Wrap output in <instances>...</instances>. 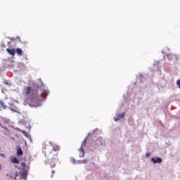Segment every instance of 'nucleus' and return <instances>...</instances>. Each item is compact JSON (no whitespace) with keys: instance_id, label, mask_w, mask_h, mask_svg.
I'll list each match as a JSON object with an SVG mask.
<instances>
[{"instance_id":"obj_1","label":"nucleus","mask_w":180,"mask_h":180,"mask_svg":"<svg viewBox=\"0 0 180 180\" xmlns=\"http://www.w3.org/2000/svg\"><path fill=\"white\" fill-rule=\"evenodd\" d=\"M21 167H22V175L24 176H27V175L29 174V169H30V167L27 165L25 162L21 163Z\"/></svg>"},{"instance_id":"obj_2","label":"nucleus","mask_w":180,"mask_h":180,"mask_svg":"<svg viewBox=\"0 0 180 180\" xmlns=\"http://www.w3.org/2000/svg\"><path fill=\"white\" fill-rule=\"evenodd\" d=\"M85 144H86V139L84 140L83 143L82 144L81 148L79 149V157H85V151H84V147H85Z\"/></svg>"},{"instance_id":"obj_3","label":"nucleus","mask_w":180,"mask_h":180,"mask_svg":"<svg viewBox=\"0 0 180 180\" xmlns=\"http://www.w3.org/2000/svg\"><path fill=\"white\" fill-rule=\"evenodd\" d=\"M58 162V157L57 155L54 156V158H52V161L51 162V166L52 168H54L56 167V165Z\"/></svg>"},{"instance_id":"obj_4","label":"nucleus","mask_w":180,"mask_h":180,"mask_svg":"<svg viewBox=\"0 0 180 180\" xmlns=\"http://www.w3.org/2000/svg\"><path fill=\"white\" fill-rule=\"evenodd\" d=\"M123 117H124V112L117 114L114 118V120L115 122H117V120H120V119H123Z\"/></svg>"},{"instance_id":"obj_5","label":"nucleus","mask_w":180,"mask_h":180,"mask_svg":"<svg viewBox=\"0 0 180 180\" xmlns=\"http://www.w3.org/2000/svg\"><path fill=\"white\" fill-rule=\"evenodd\" d=\"M151 161L154 164H160V162H162V160L160 158H153Z\"/></svg>"},{"instance_id":"obj_6","label":"nucleus","mask_w":180,"mask_h":180,"mask_svg":"<svg viewBox=\"0 0 180 180\" xmlns=\"http://www.w3.org/2000/svg\"><path fill=\"white\" fill-rule=\"evenodd\" d=\"M6 108H8V106H6V105H5L4 100L0 101V110H5V109H6Z\"/></svg>"},{"instance_id":"obj_7","label":"nucleus","mask_w":180,"mask_h":180,"mask_svg":"<svg viewBox=\"0 0 180 180\" xmlns=\"http://www.w3.org/2000/svg\"><path fill=\"white\" fill-rule=\"evenodd\" d=\"M7 53H8V54H11V56H15V53H16V51L15 50V49H6Z\"/></svg>"},{"instance_id":"obj_8","label":"nucleus","mask_w":180,"mask_h":180,"mask_svg":"<svg viewBox=\"0 0 180 180\" xmlns=\"http://www.w3.org/2000/svg\"><path fill=\"white\" fill-rule=\"evenodd\" d=\"M10 110H11V112H15V113H18L19 115H20V110H19V108L18 107H15V108H9Z\"/></svg>"},{"instance_id":"obj_9","label":"nucleus","mask_w":180,"mask_h":180,"mask_svg":"<svg viewBox=\"0 0 180 180\" xmlns=\"http://www.w3.org/2000/svg\"><path fill=\"white\" fill-rule=\"evenodd\" d=\"M11 160L13 164H19V160L13 156L11 157Z\"/></svg>"},{"instance_id":"obj_10","label":"nucleus","mask_w":180,"mask_h":180,"mask_svg":"<svg viewBox=\"0 0 180 180\" xmlns=\"http://www.w3.org/2000/svg\"><path fill=\"white\" fill-rule=\"evenodd\" d=\"M15 53H17L18 56L20 57L23 56V51L20 49V48H17L15 50Z\"/></svg>"},{"instance_id":"obj_11","label":"nucleus","mask_w":180,"mask_h":180,"mask_svg":"<svg viewBox=\"0 0 180 180\" xmlns=\"http://www.w3.org/2000/svg\"><path fill=\"white\" fill-rule=\"evenodd\" d=\"M17 155H23V150H22V148L17 147Z\"/></svg>"},{"instance_id":"obj_12","label":"nucleus","mask_w":180,"mask_h":180,"mask_svg":"<svg viewBox=\"0 0 180 180\" xmlns=\"http://www.w3.org/2000/svg\"><path fill=\"white\" fill-rule=\"evenodd\" d=\"M24 91L26 95H29V94H30V92L32 91V88L27 86L24 89Z\"/></svg>"},{"instance_id":"obj_13","label":"nucleus","mask_w":180,"mask_h":180,"mask_svg":"<svg viewBox=\"0 0 180 180\" xmlns=\"http://www.w3.org/2000/svg\"><path fill=\"white\" fill-rule=\"evenodd\" d=\"M17 176H18V172H13L10 174V178L13 180H16Z\"/></svg>"},{"instance_id":"obj_14","label":"nucleus","mask_w":180,"mask_h":180,"mask_svg":"<svg viewBox=\"0 0 180 180\" xmlns=\"http://www.w3.org/2000/svg\"><path fill=\"white\" fill-rule=\"evenodd\" d=\"M53 151H60V146H58V145H53Z\"/></svg>"},{"instance_id":"obj_15","label":"nucleus","mask_w":180,"mask_h":180,"mask_svg":"<svg viewBox=\"0 0 180 180\" xmlns=\"http://www.w3.org/2000/svg\"><path fill=\"white\" fill-rule=\"evenodd\" d=\"M42 95L44 96V98H46V96H47V95H49V90H43L42 91Z\"/></svg>"},{"instance_id":"obj_16","label":"nucleus","mask_w":180,"mask_h":180,"mask_svg":"<svg viewBox=\"0 0 180 180\" xmlns=\"http://www.w3.org/2000/svg\"><path fill=\"white\" fill-rule=\"evenodd\" d=\"M86 162H88L87 160H80L79 162V164H86Z\"/></svg>"},{"instance_id":"obj_17","label":"nucleus","mask_w":180,"mask_h":180,"mask_svg":"<svg viewBox=\"0 0 180 180\" xmlns=\"http://www.w3.org/2000/svg\"><path fill=\"white\" fill-rule=\"evenodd\" d=\"M0 157H1L2 158H5V154L1 153Z\"/></svg>"},{"instance_id":"obj_18","label":"nucleus","mask_w":180,"mask_h":180,"mask_svg":"<svg viewBox=\"0 0 180 180\" xmlns=\"http://www.w3.org/2000/svg\"><path fill=\"white\" fill-rule=\"evenodd\" d=\"M176 84L179 86V88H180V80H177Z\"/></svg>"},{"instance_id":"obj_19","label":"nucleus","mask_w":180,"mask_h":180,"mask_svg":"<svg viewBox=\"0 0 180 180\" xmlns=\"http://www.w3.org/2000/svg\"><path fill=\"white\" fill-rule=\"evenodd\" d=\"M3 120H4V122L5 123H8V120H6V119L3 118Z\"/></svg>"},{"instance_id":"obj_20","label":"nucleus","mask_w":180,"mask_h":180,"mask_svg":"<svg viewBox=\"0 0 180 180\" xmlns=\"http://www.w3.org/2000/svg\"><path fill=\"white\" fill-rule=\"evenodd\" d=\"M146 157H147V158L150 157V153H146Z\"/></svg>"},{"instance_id":"obj_21","label":"nucleus","mask_w":180,"mask_h":180,"mask_svg":"<svg viewBox=\"0 0 180 180\" xmlns=\"http://www.w3.org/2000/svg\"><path fill=\"white\" fill-rule=\"evenodd\" d=\"M2 169V165L0 164V171Z\"/></svg>"},{"instance_id":"obj_22","label":"nucleus","mask_w":180,"mask_h":180,"mask_svg":"<svg viewBox=\"0 0 180 180\" xmlns=\"http://www.w3.org/2000/svg\"><path fill=\"white\" fill-rule=\"evenodd\" d=\"M0 127H4L2 126V124H1V123H0Z\"/></svg>"},{"instance_id":"obj_23","label":"nucleus","mask_w":180,"mask_h":180,"mask_svg":"<svg viewBox=\"0 0 180 180\" xmlns=\"http://www.w3.org/2000/svg\"><path fill=\"white\" fill-rule=\"evenodd\" d=\"M72 161V162H75V160H74V159Z\"/></svg>"},{"instance_id":"obj_24","label":"nucleus","mask_w":180,"mask_h":180,"mask_svg":"<svg viewBox=\"0 0 180 180\" xmlns=\"http://www.w3.org/2000/svg\"><path fill=\"white\" fill-rule=\"evenodd\" d=\"M52 174H54V170L52 171Z\"/></svg>"},{"instance_id":"obj_25","label":"nucleus","mask_w":180,"mask_h":180,"mask_svg":"<svg viewBox=\"0 0 180 180\" xmlns=\"http://www.w3.org/2000/svg\"><path fill=\"white\" fill-rule=\"evenodd\" d=\"M33 106H37V105L35 104V105H33Z\"/></svg>"},{"instance_id":"obj_26","label":"nucleus","mask_w":180,"mask_h":180,"mask_svg":"<svg viewBox=\"0 0 180 180\" xmlns=\"http://www.w3.org/2000/svg\"><path fill=\"white\" fill-rule=\"evenodd\" d=\"M7 176H9V174H7Z\"/></svg>"}]
</instances>
